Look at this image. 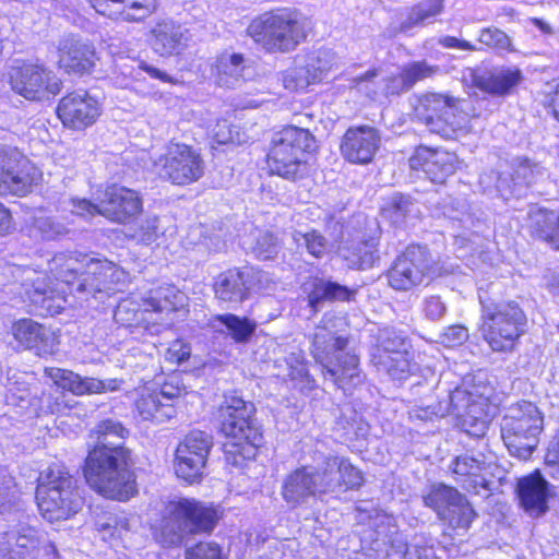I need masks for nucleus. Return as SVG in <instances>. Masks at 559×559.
<instances>
[{
	"label": "nucleus",
	"instance_id": "nucleus-36",
	"mask_svg": "<svg viewBox=\"0 0 559 559\" xmlns=\"http://www.w3.org/2000/svg\"><path fill=\"white\" fill-rule=\"evenodd\" d=\"M245 272L230 269L221 273L214 283L216 298L226 302H240L246 296Z\"/></svg>",
	"mask_w": 559,
	"mask_h": 559
},
{
	"label": "nucleus",
	"instance_id": "nucleus-46",
	"mask_svg": "<svg viewBox=\"0 0 559 559\" xmlns=\"http://www.w3.org/2000/svg\"><path fill=\"white\" fill-rule=\"evenodd\" d=\"M377 246L374 239L360 241L352 248L343 249V255L350 265L369 269L379 259Z\"/></svg>",
	"mask_w": 559,
	"mask_h": 559
},
{
	"label": "nucleus",
	"instance_id": "nucleus-59",
	"mask_svg": "<svg viewBox=\"0 0 559 559\" xmlns=\"http://www.w3.org/2000/svg\"><path fill=\"white\" fill-rule=\"evenodd\" d=\"M158 235V225L157 218L152 217L145 219L140 228L133 234V238H135L139 242L148 245L153 242Z\"/></svg>",
	"mask_w": 559,
	"mask_h": 559
},
{
	"label": "nucleus",
	"instance_id": "nucleus-22",
	"mask_svg": "<svg viewBox=\"0 0 559 559\" xmlns=\"http://www.w3.org/2000/svg\"><path fill=\"white\" fill-rule=\"evenodd\" d=\"M381 146L380 131L369 124L354 126L342 136L340 150L343 157L358 165L371 163Z\"/></svg>",
	"mask_w": 559,
	"mask_h": 559
},
{
	"label": "nucleus",
	"instance_id": "nucleus-13",
	"mask_svg": "<svg viewBox=\"0 0 559 559\" xmlns=\"http://www.w3.org/2000/svg\"><path fill=\"white\" fill-rule=\"evenodd\" d=\"M11 90L27 100H47L61 91V80L44 66L15 61L4 74Z\"/></svg>",
	"mask_w": 559,
	"mask_h": 559
},
{
	"label": "nucleus",
	"instance_id": "nucleus-24",
	"mask_svg": "<svg viewBox=\"0 0 559 559\" xmlns=\"http://www.w3.org/2000/svg\"><path fill=\"white\" fill-rule=\"evenodd\" d=\"M100 15L112 21L142 23L158 10V0H87Z\"/></svg>",
	"mask_w": 559,
	"mask_h": 559
},
{
	"label": "nucleus",
	"instance_id": "nucleus-8",
	"mask_svg": "<svg viewBox=\"0 0 559 559\" xmlns=\"http://www.w3.org/2000/svg\"><path fill=\"white\" fill-rule=\"evenodd\" d=\"M36 499L40 513L49 522L69 520L84 504L76 480L59 465L40 474Z\"/></svg>",
	"mask_w": 559,
	"mask_h": 559
},
{
	"label": "nucleus",
	"instance_id": "nucleus-34",
	"mask_svg": "<svg viewBox=\"0 0 559 559\" xmlns=\"http://www.w3.org/2000/svg\"><path fill=\"white\" fill-rule=\"evenodd\" d=\"M245 69L242 55L223 52L216 57L212 64V75L218 85L234 87L241 81Z\"/></svg>",
	"mask_w": 559,
	"mask_h": 559
},
{
	"label": "nucleus",
	"instance_id": "nucleus-4",
	"mask_svg": "<svg viewBox=\"0 0 559 559\" xmlns=\"http://www.w3.org/2000/svg\"><path fill=\"white\" fill-rule=\"evenodd\" d=\"M254 406L237 395H226L219 408L221 430L228 438L224 443L225 460L240 467L255 457L262 433L252 415Z\"/></svg>",
	"mask_w": 559,
	"mask_h": 559
},
{
	"label": "nucleus",
	"instance_id": "nucleus-48",
	"mask_svg": "<svg viewBox=\"0 0 559 559\" xmlns=\"http://www.w3.org/2000/svg\"><path fill=\"white\" fill-rule=\"evenodd\" d=\"M415 207V203L408 198L393 195L391 201L382 209L381 216L392 225L400 226L412 214Z\"/></svg>",
	"mask_w": 559,
	"mask_h": 559
},
{
	"label": "nucleus",
	"instance_id": "nucleus-5",
	"mask_svg": "<svg viewBox=\"0 0 559 559\" xmlns=\"http://www.w3.org/2000/svg\"><path fill=\"white\" fill-rule=\"evenodd\" d=\"M308 19L300 12L283 8L265 12L249 24L248 35L267 52H290L306 40Z\"/></svg>",
	"mask_w": 559,
	"mask_h": 559
},
{
	"label": "nucleus",
	"instance_id": "nucleus-42",
	"mask_svg": "<svg viewBox=\"0 0 559 559\" xmlns=\"http://www.w3.org/2000/svg\"><path fill=\"white\" fill-rule=\"evenodd\" d=\"M41 534L32 526L19 523L4 532L3 542L10 547L14 543L20 554L32 552L41 543Z\"/></svg>",
	"mask_w": 559,
	"mask_h": 559
},
{
	"label": "nucleus",
	"instance_id": "nucleus-23",
	"mask_svg": "<svg viewBox=\"0 0 559 559\" xmlns=\"http://www.w3.org/2000/svg\"><path fill=\"white\" fill-rule=\"evenodd\" d=\"M45 373L57 386L78 396L116 392L123 384L122 379L102 380L94 377H82L72 370L56 367L46 368Z\"/></svg>",
	"mask_w": 559,
	"mask_h": 559
},
{
	"label": "nucleus",
	"instance_id": "nucleus-61",
	"mask_svg": "<svg viewBox=\"0 0 559 559\" xmlns=\"http://www.w3.org/2000/svg\"><path fill=\"white\" fill-rule=\"evenodd\" d=\"M13 485L12 478L4 472L0 471V513L3 514L12 508V493L11 488Z\"/></svg>",
	"mask_w": 559,
	"mask_h": 559
},
{
	"label": "nucleus",
	"instance_id": "nucleus-62",
	"mask_svg": "<svg viewBox=\"0 0 559 559\" xmlns=\"http://www.w3.org/2000/svg\"><path fill=\"white\" fill-rule=\"evenodd\" d=\"M445 310V304L439 296H430L424 300L423 311L429 320L437 321L441 319Z\"/></svg>",
	"mask_w": 559,
	"mask_h": 559
},
{
	"label": "nucleus",
	"instance_id": "nucleus-57",
	"mask_svg": "<svg viewBox=\"0 0 559 559\" xmlns=\"http://www.w3.org/2000/svg\"><path fill=\"white\" fill-rule=\"evenodd\" d=\"M118 518L110 512H100L95 518V527L103 534V539L119 535Z\"/></svg>",
	"mask_w": 559,
	"mask_h": 559
},
{
	"label": "nucleus",
	"instance_id": "nucleus-32",
	"mask_svg": "<svg viewBox=\"0 0 559 559\" xmlns=\"http://www.w3.org/2000/svg\"><path fill=\"white\" fill-rule=\"evenodd\" d=\"M59 64L68 73L83 74L94 66L91 46L73 38L63 40L59 48Z\"/></svg>",
	"mask_w": 559,
	"mask_h": 559
},
{
	"label": "nucleus",
	"instance_id": "nucleus-17",
	"mask_svg": "<svg viewBox=\"0 0 559 559\" xmlns=\"http://www.w3.org/2000/svg\"><path fill=\"white\" fill-rule=\"evenodd\" d=\"M424 503L453 530L467 531L477 515L463 493L444 484L433 485L424 496Z\"/></svg>",
	"mask_w": 559,
	"mask_h": 559
},
{
	"label": "nucleus",
	"instance_id": "nucleus-39",
	"mask_svg": "<svg viewBox=\"0 0 559 559\" xmlns=\"http://www.w3.org/2000/svg\"><path fill=\"white\" fill-rule=\"evenodd\" d=\"M444 9V0H421L414 5L401 24V29L407 32L414 27L432 23Z\"/></svg>",
	"mask_w": 559,
	"mask_h": 559
},
{
	"label": "nucleus",
	"instance_id": "nucleus-20",
	"mask_svg": "<svg viewBox=\"0 0 559 559\" xmlns=\"http://www.w3.org/2000/svg\"><path fill=\"white\" fill-rule=\"evenodd\" d=\"M57 115L64 127L84 130L100 116V105L87 91L79 90L60 99Z\"/></svg>",
	"mask_w": 559,
	"mask_h": 559
},
{
	"label": "nucleus",
	"instance_id": "nucleus-6",
	"mask_svg": "<svg viewBox=\"0 0 559 559\" xmlns=\"http://www.w3.org/2000/svg\"><path fill=\"white\" fill-rule=\"evenodd\" d=\"M216 511L195 500L182 499L167 506L154 526L155 540L163 547L179 546L190 534L210 533L217 522Z\"/></svg>",
	"mask_w": 559,
	"mask_h": 559
},
{
	"label": "nucleus",
	"instance_id": "nucleus-49",
	"mask_svg": "<svg viewBox=\"0 0 559 559\" xmlns=\"http://www.w3.org/2000/svg\"><path fill=\"white\" fill-rule=\"evenodd\" d=\"M486 400L487 399H485L483 395L473 394L464 388H455L449 394V404L448 406L443 407V411H445V415L448 413H451L459 417L463 413L469 412L472 405L475 404L477 401Z\"/></svg>",
	"mask_w": 559,
	"mask_h": 559
},
{
	"label": "nucleus",
	"instance_id": "nucleus-1",
	"mask_svg": "<svg viewBox=\"0 0 559 559\" xmlns=\"http://www.w3.org/2000/svg\"><path fill=\"white\" fill-rule=\"evenodd\" d=\"M93 433L97 441L85 460L87 484L106 498L128 500L136 491L130 452L120 442L111 440H123L128 429L117 420L105 419L97 424Z\"/></svg>",
	"mask_w": 559,
	"mask_h": 559
},
{
	"label": "nucleus",
	"instance_id": "nucleus-63",
	"mask_svg": "<svg viewBox=\"0 0 559 559\" xmlns=\"http://www.w3.org/2000/svg\"><path fill=\"white\" fill-rule=\"evenodd\" d=\"M69 211L72 214L87 218L99 214V204H94L86 199H72Z\"/></svg>",
	"mask_w": 559,
	"mask_h": 559
},
{
	"label": "nucleus",
	"instance_id": "nucleus-58",
	"mask_svg": "<svg viewBox=\"0 0 559 559\" xmlns=\"http://www.w3.org/2000/svg\"><path fill=\"white\" fill-rule=\"evenodd\" d=\"M468 338V331L463 325L448 326L440 334V342L448 347L462 345Z\"/></svg>",
	"mask_w": 559,
	"mask_h": 559
},
{
	"label": "nucleus",
	"instance_id": "nucleus-29",
	"mask_svg": "<svg viewBox=\"0 0 559 559\" xmlns=\"http://www.w3.org/2000/svg\"><path fill=\"white\" fill-rule=\"evenodd\" d=\"M150 34L152 49L162 57L179 53L190 40L188 28L170 19L158 20Z\"/></svg>",
	"mask_w": 559,
	"mask_h": 559
},
{
	"label": "nucleus",
	"instance_id": "nucleus-44",
	"mask_svg": "<svg viewBox=\"0 0 559 559\" xmlns=\"http://www.w3.org/2000/svg\"><path fill=\"white\" fill-rule=\"evenodd\" d=\"M36 275L37 274L33 269L7 263L0 266V286L20 282L24 287L26 295L32 300V297L34 296L33 283L36 282Z\"/></svg>",
	"mask_w": 559,
	"mask_h": 559
},
{
	"label": "nucleus",
	"instance_id": "nucleus-3",
	"mask_svg": "<svg viewBox=\"0 0 559 559\" xmlns=\"http://www.w3.org/2000/svg\"><path fill=\"white\" fill-rule=\"evenodd\" d=\"M345 319L325 314L317 326L312 341V356L323 367L325 379L344 392H348L362 381L357 355L345 352L348 338L342 334Z\"/></svg>",
	"mask_w": 559,
	"mask_h": 559
},
{
	"label": "nucleus",
	"instance_id": "nucleus-45",
	"mask_svg": "<svg viewBox=\"0 0 559 559\" xmlns=\"http://www.w3.org/2000/svg\"><path fill=\"white\" fill-rule=\"evenodd\" d=\"M215 320L227 329L228 334L236 343L249 342L257 329L254 321L233 313L219 314Z\"/></svg>",
	"mask_w": 559,
	"mask_h": 559
},
{
	"label": "nucleus",
	"instance_id": "nucleus-35",
	"mask_svg": "<svg viewBox=\"0 0 559 559\" xmlns=\"http://www.w3.org/2000/svg\"><path fill=\"white\" fill-rule=\"evenodd\" d=\"M187 296L174 286H162L148 293L143 299L145 312H171L179 311L186 306Z\"/></svg>",
	"mask_w": 559,
	"mask_h": 559
},
{
	"label": "nucleus",
	"instance_id": "nucleus-40",
	"mask_svg": "<svg viewBox=\"0 0 559 559\" xmlns=\"http://www.w3.org/2000/svg\"><path fill=\"white\" fill-rule=\"evenodd\" d=\"M372 361L379 371L385 372L393 380H405L416 369V365L412 364L408 353L392 355H372Z\"/></svg>",
	"mask_w": 559,
	"mask_h": 559
},
{
	"label": "nucleus",
	"instance_id": "nucleus-9",
	"mask_svg": "<svg viewBox=\"0 0 559 559\" xmlns=\"http://www.w3.org/2000/svg\"><path fill=\"white\" fill-rule=\"evenodd\" d=\"M465 106L466 102L459 98L430 93L419 98L415 115L429 132L450 139L472 130V119Z\"/></svg>",
	"mask_w": 559,
	"mask_h": 559
},
{
	"label": "nucleus",
	"instance_id": "nucleus-27",
	"mask_svg": "<svg viewBox=\"0 0 559 559\" xmlns=\"http://www.w3.org/2000/svg\"><path fill=\"white\" fill-rule=\"evenodd\" d=\"M409 167L423 171L432 182H443L455 171L456 157L443 150L419 146L409 158Z\"/></svg>",
	"mask_w": 559,
	"mask_h": 559
},
{
	"label": "nucleus",
	"instance_id": "nucleus-43",
	"mask_svg": "<svg viewBox=\"0 0 559 559\" xmlns=\"http://www.w3.org/2000/svg\"><path fill=\"white\" fill-rule=\"evenodd\" d=\"M486 401H477L472 405L469 412L463 413L459 416L462 429L469 436L475 438L484 437L488 430V418L485 407Z\"/></svg>",
	"mask_w": 559,
	"mask_h": 559
},
{
	"label": "nucleus",
	"instance_id": "nucleus-30",
	"mask_svg": "<svg viewBox=\"0 0 559 559\" xmlns=\"http://www.w3.org/2000/svg\"><path fill=\"white\" fill-rule=\"evenodd\" d=\"M14 338L25 348L33 349L38 356L51 355L59 344L56 333L32 319H22L12 326Z\"/></svg>",
	"mask_w": 559,
	"mask_h": 559
},
{
	"label": "nucleus",
	"instance_id": "nucleus-60",
	"mask_svg": "<svg viewBox=\"0 0 559 559\" xmlns=\"http://www.w3.org/2000/svg\"><path fill=\"white\" fill-rule=\"evenodd\" d=\"M190 345L181 340H176L167 348L165 358L170 362L180 364L187 360L190 357Z\"/></svg>",
	"mask_w": 559,
	"mask_h": 559
},
{
	"label": "nucleus",
	"instance_id": "nucleus-54",
	"mask_svg": "<svg viewBox=\"0 0 559 559\" xmlns=\"http://www.w3.org/2000/svg\"><path fill=\"white\" fill-rule=\"evenodd\" d=\"M186 559H222V549L214 542H201L186 549Z\"/></svg>",
	"mask_w": 559,
	"mask_h": 559
},
{
	"label": "nucleus",
	"instance_id": "nucleus-7",
	"mask_svg": "<svg viewBox=\"0 0 559 559\" xmlns=\"http://www.w3.org/2000/svg\"><path fill=\"white\" fill-rule=\"evenodd\" d=\"M92 258L78 252L57 253L49 261V272L58 282L53 286L45 283L44 278L36 277L33 283L34 296L32 301L40 305L50 313H58L67 302L66 294L78 293L76 286L86 276V263Z\"/></svg>",
	"mask_w": 559,
	"mask_h": 559
},
{
	"label": "nucleus",
	"instance_id": "nucleus-26",
	"mask_svg": "<svg viewBox=\"0 0 559 559\" xmlns=\"http://www.w3.org/2000/svg\"><path fill=\"white\" fill-rule=\"evenodd\" d=\"M142 210V202L134 190L110 186L106 189L99 203V215L116 222L124 223L138 215Z\"/></svg>",
	"mask_w": 559,
	"mask_h": 559
},
{
	"label": "nucleus",
	"instance_id": "nucleus-53",
	"mask_svg": "<svg viewBox=\"0 0 559 559\" xmlns=\"http://www.w3.org/2000/svg\"><path fill=\"white\" fill-rule=\"evenodd\" d=\"M280 242L269 231H261L252 247L253 253L261 260L273 259L280 251Z\"/></svg>",
	"mask_w": 559,
	"mask_h": 559
},
{
	"label": "nucleus",
	"instance_id": "nucleus-55",
	"mask_svg": "<svg viewBox=\"0 0 559 559\" xmlns=\"http://www.w3.org/2000/svg\"><path fill=\"white\" fill-rule=\"evenodd\" d=\"M35 228L41 234L45 239H55L59 236L66 235L68 228L60 222L51 217H37L34 223Z\"/></svg>",
	"mask_w": 559,
	"mask_h": 559
},
{
	"label": "nucleus",
	"instance_id": "nucleus-11",
	"mask_svg": "<svg viewBox=\"0 0 559 559\" xmlns=\"http://www.w3.org/2000/svg\"><path fill=\"white\" fill-rule=\"evenodd\" d=\"M544 429V416L527 401L510 406L501 428V436L511 455L522 460L531 457Z\"/></svg>",
	"mask_w": 559,
	"mask_h": 559
},
{
	"label": "nucleus",
	"instance_id": "nucleus-56",
	"mask_svg": "<svg viewBox=\"0 0 559 559\" xmlns=\"http://www.w3.org/2000/svg\"><path fill=\"white\" fill-rule=\"evenodd\" d=\"M540 236L551 246L559 250V216L549 212L544 215V226L540 230Z\"/></svg>",
	"mask_w": 559,
	"mask_h": 559
},
{
	"label": "nucleus",
	"instance_id": "nucleus-41",
	"mask_svg": "<svg viewBox=\"0 0 559 559\" xmlns=\"http://www.w3.org/2000/svg\"><path fill=\"white\" fill-rule=\"evenodd\" d=\"M440 72L437 64H430L426 60L413 61L405 64L400 73L401 87L392 90V93H400L411 90L417 82L432 78Z\"/></svg>",
	"mask_w": 559,
	"mask_h": 559
},
{
	"label": "nucleus",
	"instance_id": "nucleus-18",
	"mask_svg": "<svg viewBox=\"0 0 559 559\" xmlns=\"http://www.w3.org/2000/svg\"><path fill=\"white\" fill-rule=\"evenodd\" d=\"M212 445L211 435L204 431L195 430L187 435L176 449L175 471L177 476L189 483L199 478Z\"/></svg>",
	"mask_w": 559,
	"mask_h": 559
},
{
	"label": "nucleus",
	"instance_id": "nucleus-21",
	"mask_svg": "<svg viewBox=\"0 0 559 559\" xmlns=\"http://www.w3.org/2000/svg\"><path fill=\"white\" fill-rule=\"evenodd\" d=\"M127 281L126 272L109 261L98 259L88 260L86 263V276L76 286L78 294H92L94 298H103L120 290L119 285Z\"/></svg>",
	"mask_w": 559,
	"mask_h": 559
},
{
	"label": "nucleus",
	"instance_id": "nucleus-16",
	"mask_svg": "<svg viewBox=\"0 0 559 559\" xmlns=\"http://www.w3.org/2000/svg\"><path fill=\"white\" fill-rule=\"evenodd\" d=\"M158 175L174 185L186 186L198 181L204 174V160L191 146L170 143L164 155L154 163Z\"/></svg>",
	"mask_w": 559,
	"mask_h": 559
},
{
	"label": "nucleus",
	"instance_id": "nucleus-14",
	"mask_svg": "<svg viewBox=\"0 0 559 559\" xmlns=\"http://www.w3.org/2000/svg\"><path fill=\"white\" fill-rule=\"evenodd\" d=\"M435 274V264L428 250L413 245L396 258L386 276L394 290L408 292L428 283Z\"/></svg>",
	"mask_w": 559,
	"mask_h": 559
},
{
	"label": "nucleus",
	"instance_id": "nucleus-28",
	"mask_svg": "<svg viewBox=\"0 0 559 559\" xmlns=\"http://www.w3.org/2000/svg\"><path fill=\"white\" fill-rule=\"evenodd\" d=\"M516 493L520 506L532 518L545 515L551 496L549 483L539 472H534L518 480Z\"/></svg>",
	"mask_w": 559,
	"mask_h": 559
},
{
	"label": "nucleus",
	"instance_id": "nucleus-12",
	"mask_svg": "<svg viewBox=\"0 0 559 559\" xmlns=\"http://www.w3.org/2000/svg\"><path fill=\"white\" fill-rule=\"evenodd\" d=\"M481 334L495 352L514 348L525 332L526 316L514 301L491 302L483 306Z\"/></svg>",
	"mask_w": 559,
	"mask_h": 559
},
{
	"label": "nucleus",
	"instance_id": "nucleus-52",
	"mask_svg": "<svg viewBox=\"0 0 559 559\" xmlns=\"http://www.w3.org/2000/svg\"><path fill=\"white\" fill-rule=\"evenodd\" d=\"M513 171L516 180L531 185L544 174V168L540 164L527 157H518L514 160Z\"/></svg>",
	"mask_w": 559,
	"mask_h": 559
},
{
	"label": "nucleus",
	"instance_id": "nucleus-51",
	"mask_svg": "<svg viewBox=\"0 0 559 559\" xmlns=\"http://www.w3.org/2000/svg\"><path fill=\"white\" fill-rule=\"evenodd\" d=\"M478 41L496 50L513 51L510 37L497 27H485L480 29Z\"/></svg>",
	"mask_w": 559,
	"mask_h": 559
},
{
	"label": "nucleus",
	"instance_id": "nucleus-38",
	"mask_svg": "<svg viewBox=\"0 0 559 559\" xmlns=\"http://www.w3.org/2000/svg\"><path fill=\"white\" fill-rule=\"evenodd\" d=\"M355 295V290L335 282L317 280L313 288L308 295L309 306L317 311L321 301H349Z\"/></svg>",
	"mask_w": 559,
	"mask_h": 559
},
{
	"label": "nucleus",
	"instance_id": "nucleus-47",
	"mask_svg": "<svg viewBox=\"0 0 559 559\" xmlns=\"http://www.w3.org/2000/svg\"><path fill=\"white\" fill-rule=\"evenodd\" d=\"M407 353L405 337L391 328H384L379 331L378 345L372 355H392Z\"/></svg>",
	"mask_w": 559,
	"mask_h": 559
},
{
	"label": "nucleus",
	"instance_id": "nucleus-10",
	"mask_svg": "<svg viewBox=\"0 0 559 559\" xmlns=\"http://www.w3.org/2000/svg\"><path fill=\"white\" fill-rule=\"evenodd\" d=\"M314 146V138L307 129L288 126L276 132L267 153L266 164L273 175L296 180L305 173L306 154Z\"/></svg>",
	"mask_w": 559,
	"mask_h": 559
},
{
	"label": "nucleus",
	"instance_id": "nucleus-31",
	"mask_svg": "<svg viewBox=\"0 0 559 559\" xmlns=\"http://www.w3.org/2000/svg\"><path fill=\"white\" fill-rule=\"evenodd\" d=\"M484 466L483 457L462 454L452 461L450 469L465 490L479 495L480 489H487V483L481 476Z\"/></svg>",
	"mask_w": 559,
	"mask_h": 559
},
{
	"label": "nucleus",
	"instance_id": "nucleus-33",
	"mask_svg": "<svg viewBox=\"0 0 559 559\" xmlns=\"http://www.w3.org/2000/svg\"><path fill=\"white\" fill-rule=\"evenodd\" d=\"M373 525L377 540L389 544L388 558L406 559L409 551L408 543L405 536L400 533L395 518L386 513L378 514Z\"/></svg>",
	"mask_w": 559,
	"mask_h": 559
},
{
	"label": "nucleus",
	"instance_id": "nucleus-64",
	"mask_svg": "<svg viewBox=\"0 0 559 559\" xmlns=\"http://www.w3.org/2000/svg\"><path fill=\"white\" fill-rule=\"evenodd\" d=\"M378 76V70H369L360 76H356L353 80L354 87L359 91H364L369 97H373L377 94V90L373 87V80Z\"/></svg>",
	"mask_w": 559,
	"mask_h": 559
},
{
	"label": "nucleus",
	"instance_id": "nucleus-50",
	"mask_svg": "<svg viewBox=\"0 0 559 559\" xmlns=\"http://www.w3.org/2000/svg\"><path fill=\"white\" fill-rule=\"evenodd\" d=\"M292 237L298 247H305L307 252L316 258H322L326 252L328 241L317 230L306 233L295 230Z\"/></svg>",
	"mask_w": 559,
	"mask_h": 559
},
{
	"label": "nucleus",
	"instance_id": "nucleus-19",
	"mask_svg": "<svg viewBox=\"0 0 559 559\" xmlns=\"http://www.w3.org/2000/svg\"><path fill=\"white\" fill-rule=\"evenodd\" d=\"M340 58L331 48H319L306 56L305 63L286 71L284 85L289 90H302L323 81L330 71L337 68Z\"/></svg>",
	"mask_w": 559,
	"mask_h": 559
},
{
	"label": "nucleus",
	"instance_id": "nucleus-37",
	"mask_svg": "<svg viewBox=\"0 0 559 559\" xmlns=\"http://www.w3.org/2000/svg\"><path fill=\"white\" fill-rule=\"evenodd\" d=\"M136 411L144 420L164 423L176 415L173 403H165L155 392L143 393L136 401Z\"/></svg>",
	"mask_w": 559,
	"mask_h": 559
},
{
	"label": "nucleus",
	"instance_id": "nucleus-2",
	"mask_svg": "<svg viewBox=\"0 0 559 559\" xmlns=\"http://www.w3.org/2000/svg\"><path fill=\"white\" fill-rule=\"evenodd\" d=\"M362 483L361 471L348 459L329 455L318 468L304 466L288 474L283 483L282 496L287 503L298 506L311 496L357 489Z\"/></svg>",
	"mask_w": 559,
	"mask_h": 559
},
{
	"label": "nucleus",
	"instance_id": "nucleus-15",
	"mask_svg": "<svg viewBox=\"0 0 559 559\" xmlns=\"http://www.w3.org/2000/svg\"><path fill=\"white\" fill-rule=\"evenodd\" d=\"M41 179V171L16 148L0 144V193L23 197Z\"/></svg>",
	"mask_w": 559,
	"mask_h": 559
},
{
	"label": "nucleus",
	"instance_id": "nucleus-25",
	"mask_svg": "<svg viewBox=\"0 0 559 559\" xmlns=\"http://www.w3.org/2000/svg\"><path fill=\"white\" fill-rule=\"evenodd\" d=\"M471 84L491 96L509 95L522 81L516 68L496 67L490 70L467 69Z\"/></svg>",
	"mask_w": 559,
	"mask_h": 559
}]
</instances>
